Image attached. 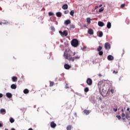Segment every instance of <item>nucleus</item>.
Wrapping results in <instances>:
<instances>
[{
    "label": "nucleus",
    "mask_w": 130,
    "mask_h": 130,
    "mask_svg": "<svg viewBox=\"0 0 130 130\" xmlns=\"http://www.w3.org/2000/svg\"><path fill=\"white\" fill-rule=\"evenodd\" d=\"M106 83V80H103L100 81L98 83V87L99 90H104V87H105V83Z\"/></svg>",
    "instance_id": "obj_1"
},
{
    "label": "nucleus",
    "mask_w": 130,
    "mask_h": 130,
    "mask_svg": "<svg viewBox=\"0 0 130 130\" xmlns=\"http://www.w3.org/2000/svg\"><path fill=\"white\" fill-rule=\"evenodd\" d=\"M71 45L74 47H78V46H79V41H78L77 39H74L72 40V41H71Z\"/></svg>",
    "instance_id": "obj_2"
},
{
    "label": "nucleus",
    "mask_w": 130,
    "mask_h": 130,
    "mask_svg": "<svg viewBox=\"0 0 130 130\" xmlns=\"http://www.w3.org/2000/svg\"><path fill=\"white\" fill-rule=\"evenodd\" d=\"M64 57L66 59H68V60H71V61L73 58V57H72V55H71V54H69L67 53H64Z\"/></svg>",
    "instance_id": "obj_3"
},
{
    "label": "nucleus",
    "mask_w": 130,
    "mask_h": 130,
    "mask_svg": "<svg viewBox=\"0 0 130 130\" xmlns=\"http://www.w3.org/2000/svg\"><path fill=\"white\" fill-rule=\"evenodd\" d=\"M59 34L62 36H68V32L67 30H64L63 32L61 31H59Z\"/></svg>",
    "instance_id": "obj_4"
},
{
    "label": "nucleus",
    "mask_w": 130,
    "mask_h": 130,
    "mask_svg": "<svg viewBox=\"0 0 130 130\" xmlns=\"http://www.w3.org/2000/svg\"><path fill=\"white\" fill-rule=\"evenodd\" d=\"M86 83L88 86H91L93 84V81L91 78H87L86 80Z\"/></svg>",
    "instance_id": "obj_5"
},
{
    "label": "nucleus",
    "mask_w": 130,
    "mask_h": 130,
    "mask_svg": "<svg viewBox=\"0 0 130 130\" xmlns=\"http://www.w3.org/2000/svg\"><path fill=\"white\" fill-rule=\"evenodd\" d=\"M111 48L110 44L109 43H106L105 44V48L107 50H109Z\"/></svg>",
    "instance_id": "obj_6"
},
{
    "label": "nucleus",
    "mask_w": 130,
    "mask_h": 130,
    "mask_svg": "<svg viewBox=\"0 0 130 130\" xmlns=\"http://www.w3.org/2000/svg\"><path fill=\"white\" fill-rule=\"evenodd\" d=\"M80 56L77 55L74 57H72V59L71 60V61H75V60H77V59H80Z\"/></svg>",
    "instance_id": "obj_7"
},
{
    "label": "nucleus",
    "mask_w": 130,
    "mask_h": 130,
    "mask_svg": "<svg viewBox=\"0 0 130 130\" xmlns=\"http://www.w3.org/2000/svg\"><path fill=\"white\" fill-rule=\"evenodd\" d=\"M50 126L52 128H54L55 127V126H56V124H55V123H54V121H52L50 123Z\"/></svg>",
    "instance_id": "obj_8"
},
{
    "label": "nucleus",
    "mask_w": 130,
    "mask_h": 130,
    "mask_svg": "<svg viewBox=\"0 0 130 130\" xmlns=\"http://www.w3.org/2000/svg\"><path fill=\"white\" fill-rule=\"evenodd\" d=\"M107 59L108 60H113V59H114V57H113L111 55H109L107 57Z\"/></svg>",
    "instance_id": "obj_9"
},
{
    "label": "nucleus",
    "mask_w": 130,
    "mask_h": 130,
    "mask_svg": "<svg viewBox=\"0 0 130 130\" xmlns=\"http://www.w3.org/2000/svg\"><path fill=\"white\" fill-rule=\"evenodd\" d=\"M6 112L7 111L5 109H1L0 110V113H1V114L5 115V114L6 113Z\"/></svg>",
    "instance_id": "obj_10"
},
{
    "label": "nucleus",
    "mask_w": 130,
    "mask_h": 130,
    "mask_svg": "<svg viewBox=\"0 0 130 130\" xmlns=\"http://www.w3.org/2000/svg\"><path fill=\"white\" fill-rule=\"evenodd\" d=\"M69 8V6H68V4H64L62 6V9L63 10H68Z\"/></svg>",
    "instance_id": "obj_11"
},
{
    "label": "nucleus",
    "mask_w": 130,
    "mask_h": 130,
    "mask_svg": "<svg viewBox=\"0 0 130 130\" xmlns=\"http://www.w3.org/2000/svg\"><path fill=\"white\" fill-rule=\"evenodd\" d=\"M9 22L8 21L3 20L0 22V25H6V24H8Z\"/></svg>",
    "instance_id": "obj_12"
},
{
    "label": "nucleus",
    "mask_w": 130,
    "mask_h": 130,
    "mask_svg": "<svg viewBox=\"0 0 130 130\" xmlns=\"http://www.w3.org/2000/svg\"><path fill=\"white\" fill-rule=\"evenodd\" d=\"M88 33L89 35H93L94 34V31L92 29H88Z\"/></svg>",
    "instance_id": "obj_13"
},
{
    "label": "nucleus",
    "mask_w": 130,
    "mask_h": 130,
    "mask_svg": "<svg viewBox=\"0 0 130 130\" xmlns=\"http://www.w3.org/2000/svg\"><path fill=\"white\" fill-rule=\"evenodd\" d=\"M64 67L66 70H70L71 69V66L69 64H65Z\"/></svg>",
    "instance_id": "obj_14"
},
{
    "label": "nucleus",
    "mask_w": 130,
    "mask_h": 130,
    "mask_svg": "<svg viewBox=\"0 0 130 130\" xmlns=\"http://www.w3.org/2000/svg\"><path fill=\"white\" fill-rule=\"evenodd\" d=\"M64 25H66V26H68L69 24H71V20L70 19L67 20L64 22Z\"/></svg>",
    "instance_id": "obj_15"
},
{
    "label": "nucleus",
    "mask_w": 130,
    "mask_h": 130,
    "mask_svg": "<svg viewBox=\"0 0 130 130\" xmlns=\"http://www.w3.org/2000/svg\"><path fill=\"white\" fill-rule=\"evenodd\" d=\"M98 25L100 27H103V26H104V22L102 21H99Z\"/></svg>",
    "instance_id": "obj_16"
},
{
    "label": "nucleus",
    "mask_w": 130,
    "mask_h": 130,
    "mask_svg": "<svg viewBox=\"0 0 130 130\" xmlns=\"http://www.w3.org/2000/svg\"><path fill=\"white\" fill-rule=\"evenodd\" d=\"M12 82H17V81H18V77L16 76H13L12 78Z\"/></svg>",
    "instance_id": "obj_17"
},
{
    "label": "nucleus",
    "mask_w": 130,
    "mask_h": 130,
    "mask_svg": "<svg viewBox=\"0 0 130 130\" xmlns=\"http://www.w3.org/2000/svg\"><path fill=\"white\" fill-rule=\"evenodd\" d=\"M6 96L7 97H8V98H12L13 95L12 94V93L8 92L6 93Z\"/></svg>",
    "instance_id": "obj_18"
},
{
    "label": "nucleus",
    "mask_w": 130,
    "mask_h": 130,
    "mask_svg": "<svg viewBox=\"0 0 130 130\" xmlns=\"http://www.w3.org/2000/svg\"><path fill=\"white\" fill-rule=\"evenodd\" d=\"M11 89H17V85L16 84H13L11 85Z\"/></svg>",
    "instance_id": "obj_19"
},
{
    "label": "nucleus",
    "mask_w": 130,
    "mask_h": 130,
    "mask_svg": "<svg viewBox=\"0 0 130 130\" xmlns=\"http://www.w3.org/2000/svg\"><path fill=\"white\" fill-rule=\"evenodd\" d=\"M107 27L108 29H110L111 28V22H108L107 24Z\"/></svg>",
    "instance_id": "obj_20"
},
{
    "label": "nucleus",
    "mask_w": 130,
    "mask_h": 130,
    "mask_svg": "<svg viewBox=\"0 0 130 130\" xmlns=\"http://www.w3.org/2000/svg\"><path fill=\"white\" fill-rule=\"evenodd\" d=\"M84 113H85L86 115H88L90 112H89V110H84L83 111Z\"/></svg>",
    "instance_id": "obj_21"
},
{
    "label": "nucleus",
    "mask_w": 130,
    "mask_h": 130,
    "mask_svg": "<svg viewBox=\"0 0 130 130\" xmlns=\"http://www.w3.org/2000/svg\"><path fill=\"white\" fill-rule=\"evenodd\" d=\"M61 13H60V12H57L56 13V16H57V17H58L59 18V17H61Z\"/></svg>",
    "instance_id": "obj_22"
},
{
    "label": "nucleus",
    "mask_w": 130,
    "mask_h": 130,
    "mask_svg": "<svg viewBox=\"0 0 130 130\" xmlns=\"http://www.w3.org/2000/svg\"><path fill=\"white\" fill-rule=\"evenodd\" d=\"M23 93L24 94H28V93H29V90L28 89H25L24 90H23Z\"/></svg>",
    "instance_id": "obj_23"
},
{
    "label": "nucleus",
    "mask_w": 130,
    "mask_h": 130,
    "mask_svg": "<svg viewBox=\"0 0 130 130\" xmlns=\"http://www.w3.org/2000/svg\"><path fill=\"white\" fill-rule=\"evenodd\" d=\"M10 122H11V123H13V122H15V119H14V118L11 117L10 118Z\"/></svg>",
    "instance_id": "obj_24"
},
{
    "label": "nucleus",
    "mask_w": 130,
    "mask_h": 130,
    "mask_svg": "<svg viewBox=\"0 0 130 130\" xmlns=\"http://www.w3.org/2000/svg\"><path fill=\"white\" fill-rule=\"evenodd\" d=\"M96 50L98 51H101V50H102V47H101V46H99L98 48L96 49Z\"/></svg>",
    "instance_id": "obj_25"
},
{
    "label": "nucleus",
    "mask_w": 130,
    "mask_h": 130,
    "mask_svg": "<svg viewBox=\"0 0 130 130\" xmlns=\"http://www.w3.org/2000/svg\"><path fill=\"white\" fill-rule=\"evenodd\" d=\"M75 14V11L72 10L70 12V15L71 16H72V17H74V14Z\"/></svg>",
    "instance_id": "obj_26"
},
{
    "label": "nucleus",
    "mask_w": 130,
    "mask_h": 130,
    "mask_svg": "<svg viewBox=\"0 0 130 130\" xmlns=\"http://www.w3.org/2000/svg\"><path fill=\"white\" fill-rule=\"evenodd\" d=\"M103 36V32L102 31H100L99 33V37H102Z\"/></svg>",
    "instance_id": "obj_27"
},
{
    "label": "nucleus",
    "mask_w": 130,
    "mask_h": 130,
    "mask_svg": "<svg viewBox=\"0 0 130 130\" xmlns=\"http://www.w3.org/2000/svg\"><path fill=\"white\" fill-rule=\"evenodd\" d=\"M67 130H72V125H69L67 127Z\"/></svg>",
    "instance_id": "obj_28"
},
{
    "label": "nucleus",
    "mask_w": 130,
    "mask_h": 130,
    "mask_svg": "<svg viewBox=\"0 0 130 130\" xmlns=\"http://www.w3.org/2000/svg\"><path fill=\"white\" fill-rule=\"evenodd\" d=\"M54 85V82L53 81H50V87H52V86Z\"/></svg>",
    "instance_id": "obj_29"
},
{
    "label": "nucleus",
    "mask_w": 130,
    "mask_h": 130,
    "mask_svg": "<svg viewBox=\"0 0 130 130\" xmlns=\"http://www.w3.org/2000/svg\"><path fill=\"white\" fill-rule=\"evenodd\" d=\"M70 29H75V28H76V26H75V25H71L70 26Z\"/></svg>",
    "instance_id": "obj_30"
},
{
    "label": "nucleus",
    "mask_w": 130,
    "mask_h": 130,
    "mask_svg": "<svg viewBox=\"0 0 130 130\" xmlns=\"http://www.w3.org/2000/svg\"><path fill=\"white\" fill-rule=\"evenodd\" d=\"M84 92H86L87 93V92H89V88L88 87H86L84 88Z\"/></svg>",
    "instance_id": "obj_31"
},
{
    "label": "nucleus",
    "mask_w": 130,
    "mask_h": 130,
    "mask_svg": "<svg viewBox=\"0 0 130 130\" xmlns=\"http://www.w3.org/2000/svg\"><path fill=\"white\" fill-rule=\"evenodd\" d=\"M48 15L49 16H54V13H52V12H49L48 13Z\"/></svg>",
    "instance_id": "obj_32"
},
{
    "label": "nucleus",
    "mask_w": 130,
    "mask_h": 130,
    "mask_svg": "<svg viewBox=\"0 0 130 130\" xmlns=\"http://www.w3.org/2000/svg\"><path fill=\"white\" fill-rule=\"evenodd\" d=\"M124 7H125V4H123L122 5H121V6H120L121 9H123V8H124Z\"/></svg>",
    "instance_id": "obj_33"
},
{
    "label": "nucleus",
    "mask_w": 130,
    "mask_h": 130,
    "mask_svg": "<svg viewBox=\"0 0 130 130\" xmlns=\"http://www.w3.org/2000/svg\"><path fill=\"white\" fill-rule=\"evenodd\" d=\"M99 54L100 55H103V52L102 51H99Z\"/></svg>",
    "instance_id": "obj_34"
},
{
    "label": "nucleus",
    "mask_w": 130,
    "mask_h": 130,
    "mask_svg": "<svg viewBox=\"0 0 130 130\" xmlns=\"http://www.w3.org/2000/svg\"><path fill=\"white\" fill-rule=\"evenodd\" d=\"M87 22L88 24H90L91 23V20L90 19V18H87Z\"/></svg>",
    "instance_id": "obj_35"
},
{
    "label": "nucleus",
    "mask_w": 130,
    "mask_h": 130,
    "mask_svg": "<svg viewBox=\"0 0 130 130\" xmlns=\"http://www.w3.org/2000/svg\"><path fill=\"white\" fill-rule=\"evenodd\" d=\"M110 92H111L112 94H113V93H114V89L111 88L110 90Z\"/></svg>",
    "instance_id": "obj_36"
},
{
    "label": "nucleus",
    "mask_w": 130,
    "mask_h": 130,
    "mask_svg": "<svg viewBox=\"0 0 130 130\" xmlns=\"http://www.w3.org/2000/svg\"><path fill=\"white\" fill-rule=\"evenodd\" d=\"M103 11H104V9L101 8V9H99V12H100V13H101V12H103Z\"/></svg>",
    "instance_id": "obj_37"
},
{
    "label": "nucleus",
    "mask_w": 130,
    "mask_h": 130,
    "mask_svg": "<svg viewBox=\"0 0 130 130\" xmlns=\"http://www.w3.org/2000/svg\"><path fill=\"white\" fill-rule=\"evenodd\" d=\"M51 31H55V28L53 26L51 27Z\"/></svg>",
    "instance_id": "obj_38"
},
{
    "label": "nucleus",
    "mask_w": 130,
    "mask_h": 130,
    "mask_svg": "<svg viewBox=\"0 0 130 130\" xmlns=\"http://www.w3.org/2000/svg\"><path fill=\"white\" fill-rule=\"evenodd\" d=\"M117 73H118V71H115V70H114L113 71V74H115V75H116V74H117Z\"/></svg>",
    "instance_id": "obj_39"
},
{
    "label": "nucleus",
    "mask_w": 130,
    "mask_h": 130,
    "mask_svg": "<svg viewBox=\"0 0 130 130\" xmlns=\"http://www.w3.org/2000/svg\"><path fill=\"white\" fill-rule=\"evenodd\" d=\"M116 117L119 120L121 119V116H120V115H117Z\"/></svg>",
    "instance_id": "obj_40"
},
{
    "label": "nucleus",
    "mask_w": 130,
    "mask_h": 130,
    "mask_svg": "<svg viewBox=\"0 0 130 130\" xmlns=\"http://www.w3.org/2000/svg\"><path fill=\"white\" fill-rule=\"evenodd\" d=\"M64 14H69V10L64 11Z\"/></svg>",
    "instance_id": "obj_41"
},
{
    "label": "nucleus",
    "mask_w": 130,
    "mask_h": 130,
    "mask_svg": "<svg viewBox=\"0 0 130 130\" xmlns=\"http://www.w3.org/2000/svg\"><path fill=\"white\" fill-rule=\"evenodd\" d=\"M125 117L127 119H128V118H129V116H128V114H126Z\"/></svg>",
    "instance_id": "obj_42"
},
{
    "label": "nucleus",
    "mask_w": 130,
    "mask_h": 130,
    "mask_svg": "<svg viewBox=\"0 0 130 130\" xmlns=\"http://www.w3.org/2000/svg\"><path fill=\"white\" fill-rule=\"evenodd\" d=\"M125 116V113H122V117H124Z\"/></svg>",
    "instance_id": "obj_43"
},
{
    "label": "nucleus",
    "mask_w": 130,
    "mask_h": 130,
    "mask_svg": "<svg viewBox=\"0 0 130 130\" xmlns=\"http://www.w3.org/2000/svg\"><path fill=\"white\" fill-rule=\"evenodd\" d=\"M98 76L99 77H100V78H101V77H102V75L101 74H99Z\"/></svg>",
    "instance_id": "obj_44"
},
{
    "label": "nucleus",
    "mask_w": 130,
    "mask_h": 130,
    "mask_svg": "<svg viewBox=\"0 0 130 130\" xmlns=\"http://www.w3.org/2000/svg\"><path fill=\"white\" fill-rule=\"evenodd\" d=\"M97 9H99V6H95V10H97Z\"/></svg>",
    "instance_id": "obj_45"
},
{
    "label": "nucleus",
    "mask_w": 130,
    "mask_h": 130,
    "mask_svg": "<svg viewBox=\"0 0 130 130\" xmlns=\"http://www.w3.org/2000/svg\"><path fill=\"white\" fill-rule=\"evenodd\" d=\"M3 96H4L3 95V94L2 93H0V98H2Z\"/></svg>",
    "instance_id": "obj_46"
},
{
    "label": "nucleus",
    "mask_w": 130,
    "mask_h": 130,
    "mask_svg": "<svg viewBox=\"0 0 130 130\" xmlns=\"http://www.w3.org/2000/svg\"><path fill=\"white\" fill-rule=\"evenodd\" d=\"M75 55H76V52H74L72 56H75Z\"/></svg>",
    "instance_id": "obj_47"
},
{
    "label": "nucleus",
    "mask_w": 130,
    "mask_h": 130,
    "mask_svg": "<svg viewBox=\"0 0 130 130\" xmlns=\"http://www.w3.org/2000/svg\"><path fill=\"white\" fill-rule=\"evenodd\" d=\"M2 126H3V124L0 123V127H2Z\"/></svg>",
    "instance_id": "obj_48"
},
{
    "label": "nucleus",
    "mask_w": 130,
    "mask_h": 130,
    "mask_svg": "<svg viewBox=\"0 0 130 130\" xmlns=\"http://www.w3.org/2000/svg\"><path fill=\"white\" fill-rule=\"evenodd\" d=\"M101 7H102V5H100L99 6V8H101Z\"/></svg>",
    "instance_id": "obj_49"
},
{
    "label": "nucleus",
    "mask_w": 130,
    "mask_h": 130,
    "mask_svg": "<svg viewBox=\"0 0 130 130\" xmlns=\"http://www.w3.org/2000/svg\"><path fill=\"white\" fill-rule=\"evenodd\" d=\"M28 130H33V128H29Z\"/></svg>",
    "instance_id": "obj_50"
},
{
    "label": "nucleus",
    "mask_w": 130,
    "mask_h": 130,
    "mask_svg": "<svg viewBox=\"0 0 130 130\" xmlns=\"http://www.w3.org/2000/svg\"><path fill=\"white\" fill-rule=\"evenodd\" d=\"M122 119H123V120H124L125 119V118L122 117Z\"/></svg>",
    "instance_id": "obj_51"
},
{
    "label": "nucleus",
    "mask_w": 130,
    "mask_h": 130,
    "mask_svg": "<svg viewBox=\"0 0 130 130\" xmlns=\"http://www.w3.org/2000/svg\"><path fill=\"white\" fill-rule=\"evenodd\" d=\"M11 130H16L14 128H12Z\"/></svg>",
    "instance_id": "obj_52"
},
{
    "label": "nucleus",
    "mask_w": 130,
    "mask_h": 130,
    "mask_svg": "<svg viewBox=\"0 0 130 130\" xmlns=\"http://www.w3.org/2000/svg\"><path fill=\"white\" fill-rule=\"evenodd\" d=\"M127 111H128L129 110V108H127Z\"/></svg>",
    "instance_id": "obj_53"
},
{
    "label": "nucleus",
    "mask_w": 130,
    "mask_h": 130,
    "mask_svg": "<svg viewBox=\"0 0 130 130\" xmlns=\"http://www.w3.org/2000/svg\"><path fill=\"white\" fill-rule=\"evenodd\" d=\"M117 111V109H116L115 110V111Z\"/></svg>",
    "instance_id": "obj_54"
},
{
    "label": "nucleus",
    "mask_w": 130,
    "mask_h": 130,
    "mask_svg": "<svg viewBox=\"0 0 130 130\" xmlns=\"http://www.w3.org/2000/svg\"><path fill=\"white\" fill-rule=\"evenodd\" d=\"M5 130H9V129H5Z\"/></svg>",
    "instance_id": "obj_55"
},
{
    "label": "nucleus",
    "mask_w": 130,
    "mask_h": 130,
    "mask_svg": "<svg viewBox=\"0 0 130 130\" xmlns=\"http://www.w3.org/2000/svg\"><path fill=\"white\" fill-rule=\"evenodd\" d=\"M122 111H123V110H122Z\"/></svg>",
    "instance_id": "obj_56"
},
{
    "label": "nucleus",
    "mask_w": 130,
    "mask_h": 130,
    "mask_svg": "<svg viewBox=\"0 0 130 130\" xmlns=\"http://www.w3.org/2000/svg\"><path fill=\"white\" fill-rule=\"evenodd\" d=\"M69 88V87H66V88Z\"/></svg>",
    "instance_id": "obj_57"
},
{
    "label": "nucleus",
    "mask_w": 130,
    "mask_h": 130,
    "mask_svg": "<svg viewBox=\"0 0 130 130\" xmlns=\"http://www.w3.org/2000/svg\"><path fill=\"white\" fill-rule=\"evenodd\" d=\"M129 113H130V111H129Z\"/></svg>",
    "instance_id": "obj_58"
}]
</instances>
